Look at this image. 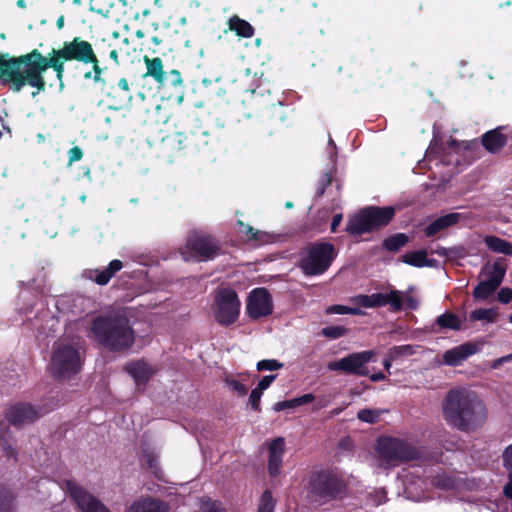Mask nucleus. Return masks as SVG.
I'll use <instances>...</instances> for the list:
<instances>
[{
	"label": "nucleus",
	"instance_id": "obj_19",
	"mask_svg": "<svg viewBox=\"0 0 512 512\" xmlns=\"http://www.w3.org/2000/svg\"><path fill=\"white\" fill-rule=\"evenodd\" d=\"M465 217L461 213H449L447 215L441 216L434 220L432 223H430L425 228V235L427 237L434 236L438 232L447 229L451 226H454L455 224L459 223L460 221L464 220Z\"/></svg>",
	"mask_w": 512,
	"mask_h": 512
},
{
	"label": "nucleus",
	"instance_id": "obj_47",
	"mask_svg": "<svg viewBox=\"0 0 512 512\" xmlns=\"http://www.w3.org/2000/svg\"><path fill=\"white\" fill-rule=\"evenodd\" d=\"M226 383L230 389L237 392L240 396H244L248 392L247 387H245L240 381L236 379H227Z\"/></svg>",
	"mask_w": 512,
	"mask_h": 512
},
{
	"label": "nucleus",
	"instance_id": "obj_42",
	"mask_svg": "<svg viewBox=\"0 0 512 512\" xmlns=\"http://www.w3.org/2000/svg\"><path fill=\"white\" fill-rule=\"evenodd\" d=\"M3 425V421H0V444L3 450L6 452V454L8 456H11L13 455V446L7 439L8 431H4Z\"/></svg>",
	"mask_w": 512,
	"mask_h": 512
},
{
	"label": "nucleus",
	"instance_id": "obj_25",
	"mask_svg": "<svg viewBox=\"0 0 512 512\" xmlns=\"http://www.w3.org/2000/svg\"><path fill=\"white\" fill-rule=\"evenodd\" d=\"M229 30L234 31L237 36L251 38L254 35L253 26L244 19L234 15L228 20Z\"/></svg>",
	"mask_w": 512,
	"mask_h": 512
},
{
	"label": "nucleus",
	"instance_id": "obj_59",
	"mask_svg": "<svg viewBox=\"0 0 512 512\" xmlns=\"http://www.w3.org/2000/svg\"><path fill=\"white\" fill-rule=\"evenodd\" d=\"M386 378L385 374L383 372H378L370 375V379L373 382L382 381Z\"/></svg>",
	"mask_w": 512,
	"mask_h": 512
},
{
	"label": "nucleus",
	"instance_id": "obj_37",
	"mask_svg": "<svg viewBox=\"0 0 512 512\" xmlns=\"http://www.w3.org/2000/svg\"><path fill=\"white\" fill-rule=\"evenodd\" d=\"M381 416V411L378 409H362L357 413V418L360 421L374 424L376 423Z\"/></svg>",
	"mask_w": 512,
	"mask_h": 512
},
{
	"label": "nucleus",
	"instance_id": "obj_61",
	"mask_svg": "<svg viewBox=\"0 0 512 512\" xmlns=\"http://www.w3.org/2000/svg\"><path fill=\"white\" fill-rule=\"evenodd\" d=\"M504 493L507 497L512 499V480L505 485Z\"/></svg>",
	"mask_w": 512,
	"mask_h": 512
},
{
	"label": "nucleus",
	"instance_id": "obj_48",
	"mask_svg": "<svg viewBox=\"0 0 512 512\" xmlns=\"http://www.w3.org/2000/svg\"><path fill=\"white\" fill-rule=\"evenodd\" d=\"M83 157V152L80 147L75 146L68 151V165L71 166L74 162L80 161Z\"/></svg>",
	"mask_w": 512,
	"mask_h": 512
},
{
	"label": "nucleus",
	"instance_id": "obj_40",
	"mask_svg": "<svg viewBox=\"0 0 512 512\" xmlns=\"http://www.w3.org/2000/svg\"><path fill=\"white\" fill-rule=\"evenodd\" d=\"M329 313L335 314H350V315H360L362 311L359 308L347 307L343 305H334L328 309Z\"/></svg>",
	"mask_w": 512,
	"mask_h": 512
},
{
	"label": "nucleus",
	"instance_id": "obj_21",
	"mask_svg": "<svg viewBox=\"0 0 512 512\" xmlns=\"http://www.w3.org/2000/svg\"><path fill=\"white\" fill-rule=\"evenodd\" d=\"M123 267L122 262L120 260H112L108 267L105 270H89L85 274L86 276L95 281L99 285H106L112 276L121 270Z\"/></svg>",
	"mask_w": 512,
	"mask_h": 512
},
{
	"label": "nucleus",
	"instance_id": "obj_18",
	"mask_svg": "<svg viewBox=\"0 0 512 512\" xmlns=\"http://www.w3.org/2000/svg\"><path fill=\"white\" fill-rule=\"evenodd\" d=\"M125 370L133 377L137 385L147 383L155 373V369L143 360L128 363Z\"/></svg>",
	"mask_w": 512,
	"mask_h": 512
},
{
	"label": "nucleus",
	"instance_id": "obj_33",
	"mask_svg": "<svg viewBox=\"0 0 512 512\" xmlns=\"http://www.w3.org/2000/svg\"><path fill=\"white\" fill-rule=\"evenodd\" d=\"M416 347L412 345L394 346L389 349L388 353L395 361L407 358L415 353Z\"/></svg>",
	"mask_w": 512,
	"mask_h": 512
},
{
	"label": "nucleus",
	"instance_id": "obj_36",
	"mask_svg": "<svg viewBox=\"0 0 512 512\" xmlns=\"http://www.w3.org/2000/svg\"><path fill=\"white\" fill-rule=\"evenodd\" d=\"M445 154V146L441 143L435 136L432 139L427 151L426 156L430 159L434 158H442Z\"/></svg>",
	"mask_w": 512,
	"mask_h": 512
},
{
	"label": "nucleus",
	"instance_id": "obj_39",
	"mask_svg": "<svg viewBox=\"0 0 512 512\" xmlns=\"http://www.w3.org/2000/svg\"><path fill=\"white\" fill-rule=\"evenodd\" d=\"M283 367V363L279 362L275 359H265L261 360L257 363L258 371H274L281 369Z\"/></svg>",
	"mask_w": 512,
	"mask_h": 512
},
{
	"label": "nucleus",
	"instance_id": "obj_49",
	"mask_svg": "<svg viewBox=\"0 0 512 512\" xmlns=\"http://www.w3.org/2000/svg\"><path fill=\"white\" fill-rule=\"evenodd\" d=\"M202 509L204 512H225L220 503L209 499L203 502Z\"/></svg>",
	"mask_w": 512,
	"mask_h": 512
},
{
	"label": "nucleus",
	"instance_id": "obj_9",
	"mask_svg": "<svg viewBox=\"0 0 512 512\" xmlns=\"http://www.w3.org/2000/svg\"><path fill=\"white\" fill-rule=\"evenodd\" d=\"M377 451L381 459L387 464L395 466L403 461H409L417 457V450L408 443L390 437L378 440Z\"/></svg>",
	"mask_w": 512,
	"mask_h": 512
},
{
	"label": "nucleus",
	"instance_id": "obj_51",
	"mask_svg": "<svg viewBox=\"0 0 512 512\" xmlns=\"http://www.w3.org/2000/svg\"><path fill=\"white\" fill-rule=\"evenodd\" d=\"M352 301L358 306L372 308L369 295H357L352 299Z\"/></svg>",
	"mask_w": 512,
	"mask_h": 512
},
{
	"label": "nucleus",
	"instance_id": "obj_17",
	"mask_svg": "<svg viewBox=\"0 0 512 512\" xmlns=\"http://www.w3.org/2000/svg\"><path fill=\"white\" fill-rule=\"evenodd\" d=\"M284 439L276 438L269 446L268 471L273 477L280 472L284 454Z\"/></svg>",
	"mask_w": 512,
	"mask_h": 512
},
{
	"label": "nucleus",
	"instance_id": "obj_46",
	"mask_svg": "<svg viewBox=\"0 0 512 512\" xmlns=\"http://www.w3.org/2000/svg\"><path fill=\"white\" fill-rule=\"evenodd\" d=\"M432 483L442 489H450L454 487V482L451 478L446 476H436Z\"/></svg>",
	"mask_w": 512,
	"mask_h": 512
},
{
	"label": "nucleus",
	"instance_id": "obj_26",
	"mask_svg": "<svg viewBox=\"0 0 512 512\" xmlns=\"http://www.w3.org/2000/svg\"><path fill=\"white\" fill-rule=\"evenodd\" d=\"M144 62L147 69L146 75L153 77L154 80L160 84H165V72L163 70L162 60L158 57L150 59L146 56L144 57Z\"/></svg>",
	"mask_w": 512,
	"mask_h": 512
},
{
	"label": "nucleus",
	"instance_id": "obj_6",
	"mask_svg": "<svg viewBox=\"0 0 512 512\" xmlns=\"http://www.w3.org/2000/svg\"><path fill=\"white\" fill-rule=\"evenodd\" d=\"M395 214L393 207H368L349 219L346 231L360 235L386 226Z\"/></svg>",
	"mask_w": 512,
	"mask_h": 512
},
{
	"label": "nucleus",
	"instance_id": "obj_15",
	"mask_svg": "<svg viewBox=\"0 0 512 512\" xmlns=\"http://www.w3.org/2000/svg\"><path fill=\"white\" fill-rule=\"evenodd\" d=\"M41 412L27 403H19L11 406L6 412V418L10 424L21 427L34 422L41 417Z\"/></svg>",
	"mask_w": 512,
	"mask_h": 512
},
{
	"label": "nucleus",
	"instance_id": "obj_54",
	"mask_svg": "<svg viewBox=\"0 0 512 512\" xmlns=\"http://www.w3.org/2000/svg\"><path fill=\"white\" fill-rule=\"evenodd\" d=\"M93 64V71H94V81L99 82L102 81L101 73L102 69L98 65V59L96 58V61L91 62Z\"/></svg>",
	"mask_w": 512,
	"mask_h": 512
},
{
	"label": "nucleus",
	"instance_id": "obj_10",
	"mask_svg": "<svg viewBox=\"0 0 512 512\" xmlns=\"http://www.w3.org/2000/svg\"><path fill=\"white\" fill-rule=\"evenodd\" d=\"M185 249L181 251V254L186 261L192 257L209 260L218 254L219 247L210 236L193 233L189 236Z\"/></svg>",
	"mask_w": 512,
	"mask_h": 512
},
{
	"label": "nucleus",
	"instance_id": "obj_38",
	"mask_svg": "<svg viewBox=\"0 0 512 512\" xmlns=\"http://www.w3.org/2000/svg\"><path fill=\"white\" fill-rule=\"evenodd\" d=\"M275 508V501L270 491H265L260 499L257 512H273Z\"/></svg>",
	"mask_w": 512,
	"mask_h": 512
},
{
	"label": "nucleus",
	"instance_id": "obj_5",
	"mask_svg": "<svg viewBox=\"0 0 512 512\" xmlns=\"http://www.w3.org/2000/svg\"><path fill=\"white\" fill-rule=\"evenodd\" d=\"M345 491L344 483L334 474L320 472L313 475L308 486V499L323 505L340 497Z\"/></svg>",
	"mask_w": 512,
	"mask_h": 512
},
{
	"label": "nucleus",
	"instance_id": "obj_63",
	"mask_svg": "<svg viewBox=\"0 0 512 512\" xmlns=\"http://www.w3.org/2000/svg\"><path fill=\"white\" fill-rule=\"evenodd\" d=\"M57 28L62 29L64 27V16H60L56 22Z\"/></svg>",
	"mask_w": 512,
	"mask_h": 512
},
{
	"label": "nucleus",
	"instance_id": "obj_34",
	"mask_svg": "<svg viewBox=\"0 0 512 512\" xmlns=\"http://www.w3.org/2000/svg\"><path fill=\"white\" fill-rule=\"evenodd\" d=\"M209 133L207 131H194L189 136L186 137V140L190 145H193L197 149L202 148L208 144Z\"/></svg>",
	"mask_w": 512,
	"mask_h": 512
},
{
	"label": "nucleus",
	"instance_id": "obj_3",
	"mask_svg": "<svg viewBox=\"0 0 512 512\" xmlns=\"http://www.w3.org/2000/svg\"><path fill=\"white\" fill-rule=\"evenodd\" d=\"M90 331L93 339L110 351L128 350L135 340L134 330L129 319L121 313L94 318Z\"/></svg>",
	"mask_w": 512,
	"mask_h": 512
},
{
	"label": "nucleus",
	"instance_id": "obj_30",
	"mask_svg": "<svg viewBox=\"0 0 512 512\" xmlns=\"http://www.w3.org/2000/svg\"><path fill=\"white\" fill-rule=\"evenodd\" d=\"M239 224L241 226L240 232L250 236L249 238L256 241L257 243L266 244L272 241L271 236L268 233L255 230L253 227L245 225L242 222H239Z\"/></svg>",
	"mask_w": 512,
	"mask_h": 512
},
{
	"label": "nucleus",
	"instance_id": "obj_2",
	"mask_svg": "<svg viewBox=\"0 0 512 512\" xmlns=\"http://www.w3.org/2000/svg\"><path fill=\"white\" fill-rule=\"evenodd\" d=\"M443 414L451 426L461 431H472L484 423L487 411L483 401L474 392L455 389L445 397Z\"/></svg>",
	"mask_w": 512,
	"mask_h": 512
},
{
	"label": "nucleus",
	"instance_id": "obj_55",
	"mask_svg": "<svg viewBox=\"0 0 512 512\" xmlns=\"http://www.w3.org/2000/svg\"><path fill=\"white\" fill-rule=\"evenodd\" d=\"M118 86L121 90H123L125 92V98L127 99H131V96L128 95V92H129V85H128V82L125 78H121L118 82Z\"/></svg>",
	"mask_w": 512,
	"mask_h": 512
},
{
	"label": "nucleus",
	"instance_id": "obj_44",
	"mask_svg": "<svg viewBox=\"0 0 512 512\" xmlns=\"http://www.w3.org/2000/svg\"><path fill=\"white\" fill-rule=\"evenodd\" d=\"M263 391L260 390L258 387L254 388L249 396V404L251 408L255 411L260 410V400L262 396Z\"/></svg>",
	"mask_w": 512,
	"mask_h": 512
},
{
	"label": "nucleus",
	"instance_id": "obj_28",
	"mask_svg": "<svg viewBox=\"0 0 512 512\" xmlns=\"http://www.w3.org/2000/svg\"><path fill=\"white\" fill-rule=\"evenodd\" d=\"M484 242L493 252L512 255V244L504 239L496 236H486Z\"/></svg>",
	"mask_w": 512,
	"mask_h": 512
},
{
	"label": "nucleus",
	"instance_id": "obj_1",
	"mask_svg": "<svg viewBox=\"0 0 512 512\" xmlns=\"http://www.w3.org/2000/svg\"><path fill=\"white\" fill-rule=\"evenodd\" d=\"M52 57H44L38 50L20 56L18 58H0V80L4 83H12L13 89L19 92L26 84L37 88L32 93L35 97L45 89V81L42 74L52 67L57 72L59 80L64 72L62 60H77L84 63L96 61V55L92 45L80 38H74L71 42H65L63 48L53 49Z\"/></svg>",
	"mask_w": 512,
	"mask_h": 512
},
{
	"label": "nucleus",
	"instance_id": "obj_58",
	"mask_svg": "<svg viewBox=\"0 0 512 512\" xmlns=\"http://www.w3.org/2000/svg\"><path fill=\"white\" fill-rule=\"evenodd\" d=\"M395 361L394 359H392L391 355L389 353H387L386 355V358L384 359L383 361V366L384 368L389 372L390 371V368H391V365H392V362Z\"/></svg>",
	"mask_w": 512,
	"mask_h": 512
},
{
	"label": "nucleus",
	"instance_id": "obj_41",
	"mask_svg": "<svg viewBox=\"0 0 512 512\" xmlns=\"http://www.w3.org/2000/svg\"><path fill=\"white\" fill-rule=\"evenodd\" d=\"M503 466L508 471L510 480L512 481V444L508 445L502 453Z\"/></svg>",
	"mask_w": 512,
	"mask_h": 512
},
{
	"label": "nucleus",
	"instance_id": "obj_64",
	"mask_svg": "<svg viewBox=\"0 0 512 512\" xmlns=\"http://www.w3.org/2000/svg\"><path fill=\"white\" fill-rule=\"evenodd\" d=\"M501 358H502V361H503L504 363H506V362H508V361H511V360H512V353H511V354H509V355L503 356V357H501Z\"/></svg>",
	"mask_w": 512,
	"mask_h": 512
},
{
	"label": "nucleus",
	"instance_id": "obj_57",
	"mask_svg": "<svg viewBox=\"0 0 512 512\" xmlns=\"http://www.w3.org/2000/svg\"><path fill=\"white\" fill-rule=\"evenodd\" d=\"M341 221H342V214H336L333 217L332 223H331V231L332 232H336L337 227L340 225Z\"/></svg>",
	"mask_w": 512,
	"mask_h": 512
},
{
	"label": "nucleus",
	"instance_id": "obj_60",
	"mask_svg": "<svg viewBox=\"0 0 512 512\" xmlns=\"http://www.w3.org/2000/svg\"><path fill=\"white\" fill-rule=\"evenodd\" d=\"M433 253L439 255V256H442V257H447L449 255L448 253V249H446L445 247H437Z\"/></svg>",
	"mask_w": 512,
	"mask_h": 512
},
{
	"label": "nucleus",
	"instance_id": "obj_62",
	"mask_svg": "<svg viewBox=\"0 0 512 512\" xmlns=\"http://www.w3.org/2000/svg\"><path fill=\"white\" fill-rule=\"evenodd\" d=\"M502 364H504V362L502 361V358H498L496 360H494L493 364H492V368L494 369H497L499 368Z\"/></svg>",
	"mask_w": 512,
	"mask_h": 512
},
{
	"label": "nucleus",
	"instance_id": "obj_56",
	"mask_svg": "<svg viewBox=\"0 0 512 512\" xmlns=\"http://www.w3.org/2000/svg\"><path fill=\"white\" fill-rule=\"evenodd\" d=\"M472 144H473V143H465V142H463L462 144H460V143H458V142H457V140H455V139H450V140L448 141V143H447V145H448L451 149H455V150H457V149H458V147H459L460 145H464V147H465L466 149H468V148H469V146H470V145H472Z\"/></svg>",
	"mask_w": 512,
	"mask_h": 512
},
{
	"label": "nucleus",
	"instance_id": "obj_14",
	"mask_svg": "<svg viewBox=\"0 0 512 512\" xmlns=\"http://www.w3.org/2000/svg\"><path fill=\"white\" fill-rule=\"evenodd\" d=\"M272 298L265 288H256L249 294L247 313L253 319L268 316L272 313Z\"/></svg>",
	"mask_w": 512,
	"mask_h": 512
},
{
	"label": "nucleus",
	"instance_id": "obj_8",
	"mask_svg": "<svg viewBox=\"0 0 512 512\" xmlns=\"http://www.w3.org/2000/svg\"><path fill=\"white\" fill-rule=\"evenodd\" d=\"M240 307L241 302L237 293L231 288H223L215 295L212 313L220 325L229 326L239 318Z\"/></svg>",
	"mask_w": 512,
	"mask_h": 512
},
{
	"label": "nucleus",
	"instance_id": "obj_16",
	"mask_svg": "<svg viewBox=\"0 0 512 512\" xmlns=\"http://www.w3.org/2000/svg\"><path fill=\"white\" fill-rule=\"evenodd\" d=\"M476 352H478L477 345L467 342L447 350L443 354V360L447 365L457 366Z\"/></svg>",
	"mask_w": 512,
	"mask_h": 512
},
{
	"label": "nucleus",
	"instance_id": "obj_22",
	"mask_svg": "<svg viewBox=\"0 0 512 512\" xmlns=\"http://www.w3.org/2000/svg\"><path fill=\"white\" fill-rule=\"evenodd\" d=\"M402 261L415 267L436 268L439 266V262L436 259L427 257V252L425 250L406 253L402 256Z\"/></svg>",
	"mask_w": 512,
	"mask_h": 512
},
{
	"label": "nucleus",
	"instance_id": "obj_20",
	"mask_svg": "<svg viewBox=\"0 0 512 512\" xmlns=\"http://www.w3.org/2000/svg\"><path fill=\"white\" fill-rule=\"evenodd\" d=\"M371 307H382L387 304L391 306L393 310L399 311L402 309V297L401 292L392 290L388 294L374 293L369 295Z\"/></svg>",
	"mask_w": 512,
	"mask_h": 512
},
{
	"label": "nucleus",
	"instance_id": "obj_23",
	"mask_svg": "<svg viewBox=\"0 0 512 512\" xmlns=\"http://www.w3.org/2000/svg\"><path fill=\"white\" fill-rule=\"evenodd\" d=\"M507 138L501 133V128L486 132L482 137L483 146L491 153L498 152L505 144Z\"/></svg>",
	"mask_w": 512,
	"mask_h": 512
},
{
	"label": "nucleus",
	"instance_id": "obj_35",
	"mask_svg": "<svg viewBox=\"0 0 512 512\" xmlns=\"http://www.w3.org/2000/svg\"><path fill=\"white\" fill-rule=\"evenodd\" d=\"M0 512H13V495L11 491L0 486Z\"/></svg>",
	"mask_w": 512,
	"mask_h": 512
},
{
	"label": "nucleus",
	"instance_id": "obj_45",
	"mask_svg": "<svg viewBox=\"0 0 512 512\" xmlns=\"http://www.w3.org/2000/svg\"><path fill=\"white\" fill-rule=\"evenodd\" d=\"M170 83L171 85L177 87L182 85V77L177 70H171L170 72H165V83Z\"/></svg>",
	"mask_w": 512,
	"mask_h": 512
},
{
	"label": "nucleus",
	"instance_id": "obj_27",
	"mask_svg": "<svg viewBox=\"0 0 512 512\" xmlns=\"http://www.w3.org/2000/svg\"><path fill=\"white\" fill-rule=\"evenodd\" d=\"M315 399V396L311 393L304 394L300 397L293 398L291 400L279 401L273 405V410L280 412L286 409H294L298 406L311 403Z\"/></svg>",
	"mask_w": 512,
	"mask_h": 512
},
{
	"label": "nucleus",
	"instance_id": "obj_43",
	"mask_svg": "<svg viewBox=\"0 0 512 512\" xmlns=\"http://www.w3.org/2000/svg\"><path fill=\"white\" fill-rule=\"evenodd\" d=\"M345 332V328L338 326L326 327L322 329V335L332 339L342 337L345 334Z\"/></svg>",
	"mask_w": 512,
	"mask_h": 512
},
{
	"label": "nucleus",
	"instance_id": "obj_53",
	"mask_svg": "<svg viewBox=\"0 0 512 512\" xmlns=\"http://www.w3.org/2000/svg\"><path fill=\"white\" fill-rule=\"evenodd\" d=\"M276 375H267V376H264L258 383L257 387L264 391L266 390L270 385L271 383L276 379Z\"/></svg>",
	"mask_w": 512,
	"mask_h": 512
},
{
	"label": "nucleus",
	"instance_id": "obj_12",
	"mask_svg": "<svg viewBox=\"0 0 512 512\" xmlns=\"http://www.w3.org/2000/svg\"><path fill=\"white\" fill-rule=\"evenodd\" d=\"M505 276V269L499 263L486 265L481 273L482 280L473 290V297L477 300H486L500 286Z\"/></svg>",
	"mask_w": 512,
	"mask_h": 512
},
{
	"label": "nucleus",
	"instance_id": "obj_11",
	"mask_svg": "<svg viewBox=\"0 0 512 512\" xmlns=\"http://www.w3.org/2000/svg\"><path fill=\"white\" fill-rule=\"evenodd\" d=\"M375 353L371 350L349 354L337 361L330 362L328 369L331 371H342L358 376H368L367 364L373 359Z\"/></svg>",
	"mask_w": 512,
	"mask_h": 512
},
{
	"label": "nucleus",
	"instance_id": "obj_50",
	"mask_svg": "<svg viewBox=\"0 0 512 512\" xmlns=\"http://www.w3.org/2000/svg\"><path fill=\"white\" fill-rule=\"evenodd\" d=\"M498 300L503 304H507L512 301V289L507 287L502 288L498 292Z\"/></svg>",
	"mask_w": 512,
	"mask_h": 512
},
{
	"label": "nucleus",
	"instance_id": "obj_31",
	"mask_svg": "<svg viewBox=\"0 0 512 512\" xmlns=\"http://www.w3.org/2000/svg\"><path fill=\"white\" fill-rule=\"evenodd\" d=\"M497 316L498 313L494 308H480L472 311L469 317L471 321H485L487 323H493L496 321Z\"/></svg>",
	"mask_w": 512,
	"mask_h": 512
},
{
	"label": "nucleus",
	"instance_id": "obj_32",
	"mask_svg": "<svg viewBox=\"0 0 512 512\" xmlns=\"http://www.w3.org/2000/svg\"><path fill=\"white\" fill-rule=\"evenodd\" d=\"M408 242V237L403 233L390 236L384 240L383 246L388 251L395 252Z\"/></svg>",
	"mask_w": 512,
	"mask_h": 512
},
{
	"label": "nucleus",
	"instance_id": "obj_24",
	"mask_svg": "<svg viewBox=\"0 0 512 512\" xmlns=\"http://www.w3.org/2000/svg\"><path fill=\"white\" fill-rule=\"evenodd\" d=\"M129 512H168L166 505L158 500L147 498L135 502Z\"/></svg>",
	"mask_w": 512,
	"mask_h": 512
},
{
	"label": "nucleus",
	"instance_id": "obj_7",
	"mask_svg": "<svg viewBox=\"0 0 512 512\" xmlns=\"http://www.w3.org/2000/svg\"><path fill=\"white\" fill-rule=\"evenodd\" d=\"M336 256L335 248L326 242L309 244L300 261V268L307 276L321 275L328 270Z\"/></svg>",
	"mask_w": 512,
	"mask_h": 512
},
{
	"label": "nucleus",
	"instance_id": "obj_4",
	"mask_svg": "<svg viewBox=\"0 0 512 512\" xmlns=\"http://www.w3.org/2000/svg\"><path fill=\"white\" fill-rule=\"evenodd\" d=\"M50 368L59 378H68L79 372L81 357L77 344L66 340L57 341L54 344Z\"/></svg>",
	"mask_w": 512,
	"mask_h": 512
},
{
	"label": "nucleus",
	"instance_id": "obj_13",
	"mask_svg": "<svg viewBox=\"0 0 512 512\" xmlns=\"http://www.w3.org/2000/svg\"><path fill=\"white\" fill-rule=\"evenodd\" d=\"M64 489L82 512H110L98 499L72 480L65 481Z\"/></svg>",
	"mask_w": 512,
	"mask_h": 512
},
{
	"label": "nucleus",
	"instance_id": "obj_29",
	"mask_svg": "<svg viewBox=\"0 0 512 512\" xmlns=\"http://www.w3.org/2000/svg\"><path fill=\"white\" fill-rule=\"evenodd\" d=\"M435 325L441 329L460 330L462 321L456 314L446 312L436 318Z\"/></svg>",
	"mask_w": 512,
	"mask_h": 512
},
{
	"label": "nucleus",
	"instance_id": "obj_52",
	"mask_svg": "<svg viewBox=\"0 0 512 512\" xmlns=\"http://www.w3.org/2000/svg\"><path fill=\"white\" fill-rule=\"evenodd\" d=\"M401 297H402V303L404 301H406L407 307L409 309H413V310L417 309L418 301L415 297H413L412 295L409 294V291L404 294L401 293Z\"/></svg>",
	"mask_w": 512,
	"mask_h": 512
}]
</instances>
